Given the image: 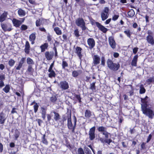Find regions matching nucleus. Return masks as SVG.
Returning a JSON list of instances; mask_svg holds the SVG:
<instances>
[{"label":"nucleus","instance_id":"6e6d98bb","mask_svg":"<svg viewBox=\"0 0 154 154\" xmlns=\"http://www.w3.org/2000/svg\"><path fill=\"white\" fill-rule=\"evenodd\" d=\"M105 58L104 57H101V65L103 66H104L105 64Z\"/></svg>","mask_w":154,"mask_h":154},{"label":"nucleus","instance_id":"423d86ee","mask_svg":"<svg viewBox=\"0 0 154 154\" xmlns=\"http://www.w3.org/2000/svg\"><path fill=\"white\" fill-rule=\"evenodd\" d=\"M59 85L62 90H66L69 88V84L66 81L61 82Z\"/></svg>","mask_w":154,"mask_h":154},{"label":"nucleus","instance_id":"774afa93","mask_svg":"<svg viewBox=\"0 0 154 154\" xmlns=\"http://www.w3.org/2000/svg\"><path fill=\"white\" fill-rule=\"evenodd\" d=\"M62 36H63V39H61V40H62L63 41H64V40H66L67 39V36L66 35L63 34V35Z\"/></svg>","mask_w":154,"mask_h":154},{"label":"nucleus","instance_id":"ea45409f","mask_svg":"<svg viewBox=\"0 0 154 154\" xmlns=\"http://www.w3.org/2000/svg\"><path fill=\"white\" fill-rule=\"evenodd\" d=\"M62 66L63 69H64L65 67H67L68 64L65 61H63Z\"/></svg>","mask_w":154,"mask_h":154},{"label":"nucleus","instance_id":"dca6fc26","mask_svg":"<svg viewBox=\"0 0 154 154\" xmlns=\"http://www.w3.org/2000/svg\"><path fill=\"white\" fill-rule=\"evenodd\" d=\"M148 98V97L147 96H146L144 98H141V102L142 103L141 104V106H142L145 105L147 106L149 105V103L147 100V99Z\"/></svg>","mask_w":154,"mask_h":154},{"label":"nucleus","instance_id":"58836bf2","mask_svg":"<svg viewBox=\"0 0 154 154\" xmlns=\"http://www.w3.org/2000/svg\"><path fill=\"white\" fill-rule=\"evenodd\" d=\"M28 28L27 26L25 25H22L20 27V29L21 30H25Z\"/></svg>","mask_w":154,"mask_h":154},{"label":"nucleus","instance_id":"4be33fe9","mask_svg":"<svg viewBox=\"0 0 154 154\" xmlns=\"http://www.w3.org/2000/svg\"><path fill=\"white\" fill-rule=\"evenodd\" d=\"M42 111V117L43 119H45V115L46 114V110L47 109L46 108H45L43 107H42L41 109Z\"/></svg>","mask_w":154,"mask_h":154},{"label":"nucleus","instance_id":"9b49d317","mask_svg":"<svg viewBox=\"0 0 154 154\" xmlns=\"http://www.w3.org/2000/svg\"><path fill=\"white\" fill-rule=\"evenodd\" d=\"M93 63L94 65L98 64L100 63V58L98 55H94L93 57Z\"/></svg>","mask_w":154,"mask_h":154},{"label":"nucleus","instance_id":"8fccbe9b","mask_svg":"<svg viewBox=\"0 0 154 154\" xmlns=\"http://www.w3.org/2000/svg\"><path fill=\"white\" fill-rule=\"evenodd\" d=\"M45 135L44 134L43 137L42 142L44 143L47 144L48 143V142L46 139H45Z\"/></svg>","mask_w":154,"mask_h":154},{"label":"nucleus","instance_id":"680f3d73","mask_svg":"<svg viewBox=\"0 0 154 154\" xmlns=\"http://www.w3.org/2000/svg\"><path fill=\"white\" fill-rule=\"evenodd\" d=\"M119 17V16L118 15H114L112 18V20L114 21H115Z\"/></svg>","mask_w":154,"mask_h":154},{"label":"nucleus","instance_id":"b1692460","mask_svg":"<svg viewBox=\"0 0 154 154\" xmlns=\"http://www.w3.org/2000/svg\"><path fill=\"white\" fill-rule=\"evenodd\" d=\"M54 30L56 33L58 35H61L62 34L61 30L58 27H55L54 29Z\"/></svg>","mask_w":154,"mask_h":154},{"label":"nucleus","instance_id":"49530a36","mask_svg":"<svg viewBox=\"0 0 154 154\" xmlns=\"http://www.w3.org/2000/svg\"><path fill=\"white\" fill-rule=\"evenodd\" d=\"M57 100V98L55 96H53L50 98V100L52 102H55Z\"/></svg>","mask_w":154,"mask_h":154},{"label":"nucleus","instance_id":"4c0bfd02","mask_svg":"<svg viewBox=\"0 0 154 154\" xmlns=\"http://www.w3.org/2000/svg\"><path fill=\"white\" fill-rule=\"evenodd\" d=\"M78 154H85V152L82 148H79L78 149Z\"/></svg>","mask_w":154,"mask_h":154},{"label":"nucleus","instance_id":"aec40b11","mask_svg":"<svg viewBox=\"0 0 154 154\" xmlns=\"http://www.w3.org/2000/svg\"><path fill=\"white\" fill-rule=\"evenodd\" d=\"M7 15V12H4L0 16V22H2L5 20Z\"/></svg>","mask_w":154,"mask_h":154},{"label":"nucleus","instance_id":"6ab92c4d","mask_svg":"<svg viewBox=\"0 0 154 154\" xmlns=\"http://www.w3.org/2000/svg\"><path fill=\"white\" fill-rule=\"evenodd\" d=\"M147 40L148 42L153 45L154 44V40L153 37L151 35H148L147 37Z\"/></svg>","mask_w":154,"mask_h":154},{"label":"nucleus","instance_id":"412c9836","mask_svg":"<svg viewBox=\"0 0 154 154\" xmlns=\"http://www.w3.org/2000/svg\"><path fill=\"white\" fill-rule=\"evenodd\" d=\"M53 113L54 114V119L55 121H57L60 119V116L59 114L55 111L52 112L51 113Z\"/></svg>","mask_w":154,"mask_h":154},{"label":"nucleus","instance_id":"f03ea898","mask_svg":"<svg viewBox=\"0 0 154 154\" xmlns=\"http://www.w3.org/2000/svg\"><path fill=\"white\" fill-rule=\"evenodd\" d=\"M142 106L141 110L143 113L149 118L152 119L154 116V112L150 108L148 107L149 105Z\"/></svg>","mask_w":154,"mask_h":154},{"label":"nucleus","instance_id":"393cba45","mask_svg":"<svg viewBox=\"0 0 154 154\" xmlns=\"http://www.w3.org/2000/svg\"><path fill=\"white\" fill-rule=\"evenodd\" d=\"M18 13L20 16H24L25 15L26 12L25 11L21 9H20L18 10Z\"/></svg>","mask_w":154,"mask_h":154},{"label":"nucleus","instance_id":"e433bc0d","mask_svg":"<svg viewBox=\"0 0 154 154\" xmlns=\"http://www.w3.org/2000/svg\"><path fill=\"white\" fill-rule=\"evenodd\" d=\"M124 32L127 35V36L129 38L131 37V32L129 29H127L124 31Z\"/></svg>","mask_w":154,"mask_h":154},{"label":"nucleus","instance_id":"a211bd4d","mask_svg":"<svg viewBox=\"0 0 154 154\" xmlns=\"http://www.w3.org/2000/svg\"><path fill=\"white\" fill-rule=\"evenodd\" d=\"M25 47V52L26 54H28L29 52L30 47L29 42L27 41L26 42Z\"/></svg>","mask_w":154,"mask_h":154},{"label":"nucleus","instance_id":"bb28decb","mask_svg":"<svg viewBox=\"0 0 154 154\" xmlns=\"http://www.w3.org/2000/svg\"><path fill=\"white\" fill-rule=\"evenodd\" d=\"M91 116V111L88 110H86L85 112V116L86 118H89Z\"/></svg>","mask_w":154,"mask_h":154},{"label":"nucleus","instance_id":"9d476101","mask_svg":"<svg viewBox=\"0 0 154 154\" xmlns=\"http://www.w3.org/2000/svg\"><path fill=\"white\" fill-rule=\"evenodd\" d=\"M24 20V19H23V20L21 21L16 19H13L12 22L14 26L16 27H19L22 23L23 22Z\"/></svg>","mask_w":154,"mask_h":154},{"label":"nucleus","instance_id":"72a5a7b5","mask_svg":"<svg viewBox=\"0 0 154 154\" xmlns=\"http://www.w3.org/2000/svg\"><path fill=\"white\" fill-rule=\"evenodd\" d=\"M10 89V86L9 85H7L5 88L3 89V90L6 93H8Z\"/></svg>","mask_w":154,"mask_h":154},{"label":"nucleus","instance_id":"f257e3e1","mask_svg":"<svg viewBox=\"0 0 154 154\" xmlns=\"http://www.w3.org/2000/svg\"><path fill=\"white\" fill-rule=\"evenodd\" d=\"M67 126L68 128L72 130V133L75 132V129L76 126V119L75 116L73 117V124L71 120V112H68L67 113Z\"/></svg>","mask_w":154,"mask_h":154},{"label":"nucleus","instance_id":"4468645a","mask_svg":"<svg viewBox=\"0 0 154 154\" xmlns=\"http://www.w3.org/2000/svg\"><path fill=\"white\" fill-rule=\"evenodd\" d=\"M1 27L2 29L5 31H10L11 30V28L9 27V25L5 24L2 23L1 24Z\"/></svg>","mask_w":154,"mask_h":154},{"label":"nucleus","instance_id":"c03bdc74","mask_svg":"<svg viewBox=\"0 0 154 154\" xmlns=\"http://www.w3.org/2000/svg\"><path fill=\"white\" fill-rule=\"evenodd\" d=\"M84 149L85 151L86 154H88L91 152L90 150L88 148L85 146L84 147Z\"/></svg>","mask_w":154,"mask_h":154},{"label":"nucleus","instance_id":"1a4fd4ad","mask_svg":"<svg viewBox=\"0 0 154 154\" xmlns=\"http://www.w3.org/2000/svg\"><path fill=\"white\" fill-rule=\"evenodd\" d=\"M87 42L90 48H92L95 46V42L94 39L92 38H89L87 40Z\"/></svg>","mask_w":154,"mask_h":154},{"label":"nucleus","instance_id":"f3484780","mask_svg":"<svg viewBox=\"0 0 154 154\" xmlns=\"http://www.w3.org/2000/svg\"><path fill=\"white\" fill-rule=\"evenodd\" d=\"M138 57V56L137 55L134 56L131 61V65L132 66H137V63Z\"/></svg>","mask_w":154,"mask_h":154},{"label":"nucleus","instance_id":"f704fd0d","mask_svg":"<svg viewBox=\"0 0 154 154\" xmlns=\"http://www.w3.org/2000/svg\"><path fill=\"white\" fill-rule=\"evenodd\" d=\"M50 73L48 74L49 77L50 78L55 77L56 75V74L54 71L53 70H51L50 72H49Z\"/></svg>","mask_w":154,"mask_h":154},{"label":"nucleus","instance_id":"20e7f679","mask_svg":"<svg viewBox=\"0 0 154 154\" xmlns=\"http://www.w3.org/2000/svg\"><path fill=\"white\" fill-rule=\"evenodd\" d=\"M75 23L77 26L82 28V30H85L86 29L85 23L82 18H78L76 20Z\"/></svg>","mask_w":154,"mask_h":154},{"label":"nucleus","instance_id":"37998d69","mask_svg":"<svg viewBox=\"0 0 154 154\" xmlns=\"http://www.w3.org/2000/svg\"><path fill=\"white\" fill-rule=\"evenodd\" d=\"M95 82H93L91 84L90 89L93 90L95 89Z\"/></svg>","mask_w":154,"mask_h":154},{"label":"nucleus","instance_id":"7c9ffc66","mask_svg":"<svg viewBox=\"0 0 154 154\" xmlns=\"http://www.w3.org/2000/svg\"><path fill=\"white\" fill-rule=\"evenodd\" d=\"M128 14L129 16L132 17L134 16L135 12L133 9H131L128 12Z\"/></svg>","mask_w":154,"mask_h":154},{"label":"nucleus","instance_id":"864d4df0","mask_svg":"<svg viewBox=\"0 0 154 154\" xmlns=\"http://www.w3.org/2000/svg\"><path fill=\"white\" fill-rule=\"evenodd\" d=\"M41 24V22L40 19L37 20L36 21V26H40Z\"/></svg>","mask_w":154,"mask_h":154},{"label":"nucleus","instance_id":"c756f323","mask_svg":"<svg viewBox=\"0 0 154 154\" xmlns=\"http://www.w3.org/2000/svg\"><path fill=\"white\" fill-rule=\"evenodd\" d=\"M146 91V90L144 88L143 85H141L140 86V93L143 94Z\"/></svg>","mask_w":154,"mask_h":154},{"label":"nucleus","instance_id":"a18cd8bd","mask_svg":"<svg viewBox=\"0 0 154 154\" xmlns=\"http://www.w3.org/2000/svg\"><path fill=\"white\" fill-rule=\"evenodd\" d=\"M102 134L103 135H105L106 138H107L109 137V135L110 134L106 131L104 132H103Z\"/></svg>","mask_w":154,"mask_h":154},{"label":"nucleus","instance_id":"a878e982","mask_svg":"<svg viewBox=\"0 0 154 154\" xmlns=\"http://www.w3.org/2000/svg\"><path fill=\"white\" fill-rule=\"evenodd\" d=\"M48 47V44L46 43H45L44 45H41L40 46V48L41 49V51L42 52H44L45 51V49L47 48Z\"/></svg>","mask_w":154,"mask_h":154},{"label":"nucleus","instance_id":"c9c22d12","mask_svg":"<svg viewBox=\"0 0 154 154\" xmlns=\"http://www.w3.org/2000/svg\"><path fill=\"white\" fill-rule=\"evenodd\" d=\"M8 63L10 66H12L15 63V61L13 59H11L8 61Z\"/></svg>","mask_w":154,"mask_h":154},{"label":"nucleus","instance_id":"bf43d9fd","mask_svg":"<svg viewBox=\"0 0 154 154\" xmlns=\"http://www.w3.org/2000/svg\"><path fill=\"white\" fill-rule=\"evenodd\" d=\"M54 61L53 62V63H52L51 64V65L50 67H49V69L48 70V72H50L51 70H52V69L53 67L54 66Z\"/></svg>","mask_w":154,"mask_h":154},{"label":"nucleus","instance_id":"052dcab7","mask_svg":"<svg viewBox=\"0 0 154 154\" xmlns=\"http://www.w3.org/2000/svg\"><path fill=\"white\" fill-rule=\"evenodd\" d=\"M17 109L14 107L12 108V109L11 111V113L12 114H14L15 113H17V112L16 111V110Z\"/></svg>","mask_w":154,"mask_h":154},{"label":"nucleus","instance_id":"338daca9","mask_svg":"<svg viewBox=\"0 0 154 154\" xmlns=\"http://www.w3.org/2000/svg\"><path fill=\"white\" fill-rule=\"evenodd\" d=\"M5 86V84L3 81H0V88H2Z\"/></svg>","mask_w":154,"mask_h":154},{"label":"nucleus","instance_id":"0eeeda50","mask_svg":"<svg viewBox=\"0 0 154 154\" xmlns=\"http://www.w3.org/2000/svg\"><path fill=\"white\" fill-rule=\"evenodd\" d=\"M45 55L46 59L48 60H50L52 59L54 53L53 52L46 51L45 53Z\"/></svg>","mask_w":154,"mask_h":154},{"label":"nucleus","instance_id":"09e8293b","mask_svg":"<svg viewBox=\"0 0 154 154\" xmlns=\"http://www.w3.org/2000/svg\"><path fill=\"white\" fill-rule=\"evenodd\" d=\"M154 81V78L153 77H150L146 80V82L149 83L152 82Z\"/></svg>","mask_w":154,"mask_h":154},{"label":"nucleus","instance_id":"0e129e2a","mask_svg":"<svg viewBox=\"0 0 154 154\" xmlns=\"http://www.w3.org/2000/svg\"><path fill=\"white\" fill-rule=\"evenodd\" d=\"M22 65L19 63L18 66L16 67V69L17 70H19L22 67Z\"/></svg>","mask_w":154,"mask_h":154},{"label":"nucleus","instance_id":"5701e85b","mask_svg":"<svg viewBox=\"0 0 154 154\" xmlns=\"http://www.w3.org/2000/svg\"><path fill=\"white\" fill-rule=\"evenodd\" d=\"M82 49L79 47H77L76 48V53L78 56L80 58L82 57L81 51Z\"/></svg>","mask_w":154,"mask_h":154},{"label":"nucleus","instance_id":"79ce46f5","mask_svg":"<svg viewBox=\"0 0 154 154\" xmlns=\"http://www.w3.org/2000/svg\"><path fill=\"white\" fill-rule=\"evenodd\" d=\"M38 106L37 103H35V104L34 106V108L35 112L36 113L37 112L38 109Z\"/></svg>","mask_w":154,"mask_h":154},{"label":"nucleus","instance_id":"7ed1b4c3","mask_svg":"<svg viewBox=\"0 0 154 154\" xmlns=\"http://www.w3.org/2000/svg\"><path fill=\"white\" fill-rule=\"evenodd\" d=\"M107 63L108 67L109 68L113 71L117 70L120 67V65L119 63H114L113 61L110 59H108Z\"/></svg>","mask_w":154,"mask_h":154},{"label":"nucleus","instance_id":"3c124183","mask_svg":"<svg viewBox=\"0 0 154 154\" xmlns=\"http://www.w3.org/2000/svg\"><path fill=\"white\" fill-rule=\"evenodd\" d=\"M19 133L17 130L15 131L14 136L15 138L17 139V138L19 137Z\"/></svg>","mask_w":154,"mask_h":154},{"label":"nucleus","instance_id":"473e14b6","mask_svg":"<svg viewBox=\"0 0 154 154\" xmlns=\"http://www.w3.org/2000/svg\"><path fill=\"white\" fill-rule=\"evenodd\" d=\"M97 129L99 132H103L106 131V127L102 126L99 127Z\"/></svg>","mask_w":154,"mask_h":154},{"label":"nucleus","instance_id":"6e6552de","mask_svg":"<svg viewBox=\"0 0 154 154\" xmlns=\"http://www.w3.org/2000/svg\"><path fill=\"white\" fill-rule=\"evenodd\" d=\"M96 25L98 27L99 29L104 33H105L108 30V29L105 27L104 26L101 25L100 23L98 22L95 23Z\"/></svg>","mask_w":154,"mask_h":154},{"label":"nucleus","instance_id":"603ef678","mask_svg":"<svg viewBox=\"0 0 154 154\" xmlns=\"http://www.w3.org/2000/svg\"><path fill=\"white\" fill-rule=\"evenodd\" d=\"M5 77L4 74L0 75V81H3L5 79Z\"/></svg>","mask_w":154,"mask_h":154},{"label":"nucleus","instance_id":"2eb2a0df","mask_svg":"<svg viewBox=\"0 0 154 154\" xmlns=\"http://www.w3.org/2000/svg\"><path fill=\"white\" fill-rule=\"evenodd\" d=\"M35 35V33L33 32L29 36V40L31 42V44H33L34 43V41L36 38Z\"/></svg>","mask_w":154,"mask_h":154},{"label":"nucleus","instance_id":"e2e57ef3","mask_svg":"<svg viewBox=\"0 0 154 154\" xmlns=\"http://www.w3.org/2000/svg\"><path fill=\"white\" fill-rule=\"evenodd\" d=\"M52 116H51L50 114L47 115V118L48 121H50L51 119Z\"/></svg>","mask_w":154,"mask_h":154},{"label":"nucleus","instance_id":"39448f33","mask_svg":"<svg viewBox=\"0 0 154 154\" xmlns=\"http://www.w3.org/2000/svg\"><path fill=\"white\" fill-rule=\"evenodd\" d=\"M95 127L94 126L91 128L89 131V137L90 140H93L95 138Z\"/></svg>","mask_w":154,"mask_h":154},{"label":"nucleus","instance_id":"4d7b16f0","mask_svg":"<svg viewBox=\"0 0 154 154\" xmlns=\"http://www.w3.org/2000/svg\"><path fill=\"white\" fill-rule=\"evenodd\" d=\"M152 137V135H151V134L149 135L147 138V141L146 142L147 143H148L150 141Z\"/></svg>","mask_w":154,"mask_h":154},{"label":"nucleus","instance_id":"de8ad7c7","mask_svg":"<svg viewBox=\"0 0 154 154\" xmlns=\"http://www.w3.org/2000/svg\"><path fill=\"white\" fill-rule=\"evenodd\" d=\"M25 60L26 58L25 57L22 58L19 63L21 65H23V64L25 61Z\"/></svg>","mask_w":154,"mask_h":154},{"label":"nucleus","instance_id":"a19ab883","mask_svg":"<svg viewBox=\"0 0 154 154\" xmlns=\"http://www.w3.org/2000/svg\"><path fill=\"white\" fill-rule=\"evenodd\" d=\"M74 34H75V36L77 37H78L80 36V35H79V31L78 29H76L74 30Z\"/></svg>","mask_w":154,"mask_h":154},{"label":"nucleus","instance_id":"f8f14e48","mask_svg":"<svg viewBox=\"0 0 154 154\" xmlns=\"http://www.w3.org/2000/svg\"><path fill=\"white\" fill-rule=\"evenodd\" d=\"M109 41L110 45L112 48H114L116 47V43L113 38L110 37L109 38Z\"/></svg>","mask_w":154,"mask_h":154},{"label":"nucleus","instance_id":"5fc2aeb1","mask_svg":"<svg viewBox=\"0 0 154 154\" xmlns=\"http://www.w3.org/2000/svg\"><path fill=\"white\" fill-rule=\"evenodd\" d=\"M27 70L29 72H32L33 71V69L31 65H29L28 66Z\"/></svg>","mask_w":154,"mask_h":154},{"label":"nucleus","instance_id":"69168bd1","mask_svg":"<svg viewBox=\"0 0 154 154\" xmlns=\"http://www.w3.org/2000/svg\"><path fill=\"white\" fill-rule=\"evenodd\" d=\"M109 10V8H108L106 7L105 8L103 12H104L105 13L108 14Z\"/></svg>","mask_w":154,"mask_h":154},{"label":"nucleus","instance_id":"c85d7f7f","mask_svg":"<svg viewBox=\"0 0 154 154\" xmlns=\"http://www.w3.org/2000/svg\"><path fill=\"white\" fill-rule=\"evenodd\" d=\"M81 73V72L80 70H75L72 72V75L74 77H76L80 74Z\"/></svg>","mask_w":154,"mask_h":154},{"label":"nucleus","instance_id":"cd10ccee","mask_svg":"<svg viewBox=\"0 0 154 154\" xmlns=\"http://www.w3.org/2000/svg\"><path fill=\"white\" fill-rule=\"evenodd\" d=\"M108 14L102 12L101 14V17L103 20H104L108 17Z\"/></svg>","mask_w":154,"mask_h":154},{"label":"nucleus","instance_id":"2f4dec72","mask_svg":"<svg viewBox=\"0 0 154 154\" xmlns=\"http://www.w3.org/2000/svg\"><path fill=\"white\" fill-rule=\"evenodd\" d=\"M27 63L29 65H33L34 63L33 60L30 57H28L26 60Z\"/></svg>","mask_w":154,"mask_h":154},{"label":"nucleus","instance_id":"ddd939ff","mask_svg":"<svg viewBox=\"0 0 154 154\" xmlns=\"http://www.w3.org/2000/svg\"><path fill=\"white\" fill-rule=\"evenodd\" d=\"M6 119L5 114L2 112L0 113V123L3 124Z\"/></svg>","mask_w":154,"mask_h":154},{"label":"nucleus","instance_id":"13d9d810","mask_svg":"<svg viewBox=\"0 0 154 154\" xmlns=\"http://www.w3.org/2000/svg\"><path fill=\"white\" fill-rule=\"evenodd\" d=\"M138 48H135L133 49V52L134 54H135L138 51Z\"/></svg>","mask_w":154,"mask_h":154}]
</instances>
